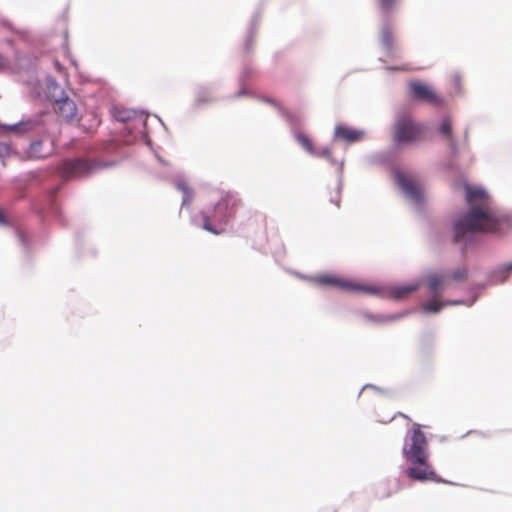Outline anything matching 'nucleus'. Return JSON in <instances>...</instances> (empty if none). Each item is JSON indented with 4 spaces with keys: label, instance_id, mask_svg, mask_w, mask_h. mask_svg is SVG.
I'll list each match as a JSON object with an SVG mask.
<instances>
[{
    "label": "nucleus",
    "instance_id": "nucleus-14",
    "mask_svg": "<svg viewBox=\"0 0 512 512\" xmlns=\"http://www.w3.org/2000/svg\"><path fill=\"white\" fill-rule=\"evenodd\" d=\"M48 135L39 137L40 139L31 142L29 147V156L31 158H46L52 150V141L47 140Z\"/></svg>",
    "mask_w": 512,
    "mask_h": 512
},
{
    "label": "nucleus",
    "instance_id": "nucleus-38",
    "mask_svg": "<svg viewBox=\"0 0 512 512\" xmlns=\"http://www.w3.org/2000/svg\"><path fill=\"white\" fill-rule=\"evenodd\" d=\"M191 221H192L193 224L198 225V223L196 222L195 218H192Z\"/></svg>",
    "mask_w": 512,
    "mask_h": 512
},
{
    "label": "nucleus",
    "instance_id": "nucleus-21",
    "mask_svg": "<svg viewBox=\"0 0 512 512\" xmlns=\"http://www.w3.org/2000/svg\"><path fill=\"white\" fill-rule=\"evenodd\" d=\"M354 291L362 292L365 294H371V295H379L382 297L385 293V289L380 286L371 285V284H357V283H354Z\"/></svg>",
    "mask_w": 512,
    "mask_h": 512
},
{
    "label": "nucleus",
    "instance_id": "nucleus-16",
    "mask_svg": "<svg viewBox=\"0 0 512 512\" xmlns=\"http://www.w3.org/2000/svg\"><path fill=\"white\" fill-rule=\"evenodd\" d=\"M380 41H381L383 47L388 52H391L394 49L395 37H394L393 28L390 25V23H385L381 27V30H380Z\"/></svg>",
    "mask_w": 512,
    "mask_h": 512
},
{
    "label": "nucleus",
    "instance_id": "nucleus-36",
    "mask_svg": "<svg viewBox=\"0 0 512 512\" xmlns=\"http://www.w3.org/2000/svg\"><path fill=\"white\" fill-rule=\"evenodd\" d=\"M343 168V162H340V165H338L337 170H342Z\"/></svg>",
    "mask_w": 512,
    "mask_h": 512
},
{
    "label": "nucleus",
    "instance_id": "nucleus-37",
    "mask_svg": "<svg viewBox=\"0 0 512 512\" xmlns=\"http://www.w3.org/2000/svg\"><path fill=\"white\" fill-rule=\"evenodd\" d=\"M121 153L123 154V156H132L131 154H128V153H127V152H125V151H122Z\"/></svg>",
    "mask_w": 512,
    "mask_h": 512
},
{
    "label": "nucleus",
    "instance_id": "nucleus-19",
    "mask_svg": "<svg viewBox=\"0 0 512 512\" xmlns=\"http://www.w3.org/2000/svg\"><path fill=\"white\" fill-rule=\"evenodd\" d=\"M438 133L441 137L449 142L451 145L454 144L453 136V122L451 118L445 117L439 124Z\"/></svg>",
    "mask_w": 512,
    "mask_h": 512
},
{
    "label": "nucleus",
    "instance_id": "nucleus-24",
    "mask_svg": "<svg viewBox=\"0 0 512 512\" xmlns=\"http://www.w3.org/2000/svg\"><path fill=\"white\" fill-rule=\"evenodd\" d=\"M257 23H258V16L255 15L253 17L252 21H251L248 38H247V41H246V44H245L247 50L250 49L251 42H252V37H253V35L255 33Z\"/></svg>",
    "mask_w": 512,
    "mask_h": 512
},
{
    "label": "nucleus",
    "instance_id": "nucleus-15",
    "mask_svg": "<svg viewBox=\"0 0 512 512\" xmlns=\"http://www.w3.org/2000/svg\"><path fill=\"white\" fill-rule=\"evenodd\" d=\"M418 289V285H396L388 289H385L383 297H389L392 299L400 300L408 297L411 293Z\"/></svg>",
    "mask_w": 512,
    "mask_h": 512
},
{
    "label": "nucleus",
    "instance_id": "nucleus-2",
    "mask_svg": "<svg viewBox=\"0 0 512 512\" xmlns=\"http://www.w3.org/2000/svg\"><path fill=\"white\" fill-rule=\"evenodd\" d=\"M210 204L202 211V227L212 234L225 233L232 226L240 199L232 192L217 190L210 196Z\"/></svg>",
    "mask_w": 512,
    "mask_h": 512
},
{
    "label": "nucleus",
    "instance_id": "nucleus-26",
    "mask_svg": "<svg viewBox=\"0 0 512 512\" xmlns=\"http://www.w3.org/2000/svg\"><path fill=\"white\" fill-rule=\"evenodd\" d=\"M512 271V263L505 265L502 269L495 273V278L499 279L501 283L505 282L508 277V272Z\"/></svg>",
    "mask_w": 512,
    "mask_h": 512
},
{
    "label": "nucleus",
    "instance_id": "nucleus-30",
    "mask_svg": "<svg viewBox=\"0 0 512 512\" xmlns=\"http://www.w3.org/2000/svg\"><path fill=\"white\" fill-rule=\"evenodd\" d=\"M54 193H55V192L51 193V194L48 196V204H47L48 208H49V209H51L52 211H54V209H55V208H54V203H53Z\"/></svg>",
    "mask_w": 512,
    "mask_h": 512
},
{
    "label": "nucleus",
    "instance_id": "nucleus-34",
    "mask_svg": "<svg viewBox=\"0 0 512 512\" xmlns=\"http://www.w3.org/2000/svg\"><path fill=\"white\" fill-rule=\"evenodd\" d=\"M265 101L270 103V104L276 105L275 101L272 100V99H265Z\"/></svg>",
    "mask_w": 512,
    "mask_h": 512
},
{
    "label": "nucleus",
    "instance_id": "nucleus-32",
    "mask_svg": "<svg viewBox=\"0 0 512 512\" xmlns=\"http://www.w3.org/2000/svg\"><path fill=\"white\" fill-rule=\"evenodd\" d=\"M353 138H354V142L362 139L363 138V132L354 130Z\"/></svg>",
    "mask_w": 512,
    "mask_h": 512
},
{
    "label": "nucleus",
    "instance_id": "nucleus-27",
    "mask_svg": "<svg viewBox=\"0 0 512 512\" xmlns=\"http://www.w3.org/2000/svg\"><path fill=\"white\" fill-rule=\"evenodd\" d=\"M467 278V270L465 268H459L451 273V279L455 281H465Z\"/></svg>",
    "mask_w": 512,
    "mask_h": 512
},
{
    "label": "nucleus",
    "instance_id": "nucleus-11",
    "mask_svg": "<svg viewBox=\"0 0 512 512\" xmlns=\"http://www.w3.org/2000/svg\"><path fill=\"white\" fill-rule=\"evenodd\" d=\"M408 87L411 97L417 101L428 103L434 107H441L445 104L444 99L425 83L412 81Z\"/></svg>",
    "mask_w": 512,
    "mask_h": 512
},
{
    "label": "nucleus",
    "instance_id": "nucleus-3",
    "mask_svg": "<svg viewBox=\"0 0 512 512\" xmlns=\"http://www.w3.org/2000/svg\"><path fill=\"white\" fill-rule=\"evenodd\" d=\"M427 449V439L421 431L420 425L414 423L408 437V442L403 448V455L411 465L406 469V475L416 481L444 482L429 464Z\"/></svg>",
    "mask_w": 512,
    "mask_h": 512
},
{
    "label": "nucleus",
    "instance_id": "nucleus-8",
    "mask_svg": "<svg viewBox=\"0 0 512 512\" xmlns=\"http://www.w3.org/2000/svg\"><path fill=\"white\" fill-rule=\"evenodd\" d=\"M424 127L408 116L397 119L393 139L397 144L414 143L424 138Z\"/></svg>",
    "mask_w": 512,
    "mask_h": 512
},
{
    "label": "nucleus",
    "instance_id": "nucleus-28",
    "mask_svg": "<svg viewBox=\"0 0 512 512\" xmlns=\"http://www.w3.org/2000/svg\"><path fill=\"white\" fill-rule=\"evenodd\" d=\"M12 149L8 144L1 143L0 144V157H11Z\"/></svg>",
    "mask_w": 512,
    "mask_h": 512
},
{
    "label": "nucleus",
    "instance_id": "nucleus-35",
    "mask_svg": "<svg viewBox=\"0 0 512 512\" xmlns=\"http://www.w3.org/2000/svg\"><path fill=\"white\" fill-rule=\"evenodd\" d=\"M330 201H331L332 203L336 204L337 206H339V205H338L339 201H338V200H335L333 197H331Z\"/></svg>",
    "mask_w": 512,
    "mask_h": 512
},
{
    "label": "nucleus",
    "instance_id": "nucleus-23",
    "mask_svg": "<svg viewBox=\"0 0 512 512\" xmlns=\"http://www.w3.org/2000/svg\"><path fill=\"white\" fill-rule=\"evenodd\" d=\"M209 95H210V90L208 88H205V87L198 88V90L196 92V102L198 104L208 103L211 100Z\"/></svg>",
    "mask_w": 512,
    "mask_h": 512
},
{
    "label": "nucleus",
    "instance_id": "nucleus-18",
    "mask_svg": "<svg viewBox=\"0 0 512 512\" xmlns=\"http://www.w3.org/2000/svg\"><path fill=\"white\" fill-rule=\"evenodd\" d=\"M440 296L441 295L432 294V298L422 304L423 311L428 312V313H437L446 305H450V304L454 305V304L459 303L458 301L447 302V303L442 302L439 300Z\"/></svg>",
    "mask_w": 512,
    "mask_h": 512
},
{
    "label": "nucleus",
    "instance_id": "nucleus-33",
    "mask_svg": "<svg viewBox=\"0 0 512 512\" xmlns=\"http://www.w3.org/2000/svg\"><path fill=\"white\" fill-rule=\"evenodd\" d=\"M6 224H7L6 217H5L4 213L0 210V225H6Z\"/></svg>",
    "mask_w": 512,
    "mask_h": 512
},
{
    "label": "nucleus",
    "instance_id": "nucleus-7",
    "mask_svg": "<svg viewBox=\"0 0 512 512\" xmlns=\"http://www.w3.org/2000/svg\"><path fill=\"white\" fill-rule=\"evenodd\" d=\"M282 115L293 129L294 137L297 143L305 150L311 157L327 158L330 157L331 151L329 146H318L304 133L296 129L301 126L302 118L291 112L283 111L280 109Z\"/></svg>",
    "mask_w": 512,
    "mask_h": 512
},
{
    "label": "nucleus",
    "instance_id": "nucleus-5",
    "mask_svg": "<svg viewBox=\"0 0 512 512\" xmlns=\"http://www.w3.org/2000/svg\"><path fill=\"white\" fill-rule=\"evenodd\" d=\"M49 134L48 114L41 112L29 117L22 118L14 124L0 123V136L25 137L36 135L42 137Z\"/></svg>",
    "mask_w": 512,
    "mask_h": 512
},
{
    "label": "nucleus",
    "instance_id": "nucleus-10",
    "mask_svg": "<svg viewBox=\"0 0 512 512\" xmlns=\"http://www.w3.org/2000/svg\"><path fill=\"white\" fill-rule=\"evenodd\" d=\"M49 93L59 115L68 121L73 120L77 115L76 103L68 97L56 82L49 87Z\"/></svg>",
    "mask_w": 512,
    "mask_h": 512
},
{
    "label": "nucleus",
    "instance_id": "nucleus-9",
    "mask_svg": "<svg viewBox=\"0 0 512 512\" xmlns=\"http://www.w3.org/2000/svg\"><path fill=\"white\" fill-rule=\"evenodd\" d=\"M298 277L317 288H335L340 291L352 290V280L339 273L322 272L313 275L298 274Z\"/></svg>",
    "mask_w": 512,
    "mask_h": 512
},
{
    "label": "nucleus",
    "instance_id": "nucleus-20",
    "mask_svg": "<svg viewBox=\"0 0 512 512\" xmlns=\"http://www.w3.org/2000/svg\"><path fill=\"white\" fill-rule=\"evenodd\" d=\"M333 139L335 142L352 143V129L343 125H337L334 130Z\"/></svg>",
    "mask_w": 512,
    "mask_h": 512
},
{
    "label": "nucleus",
    "instance_id": "nucleus-31",
    "mask_svg": "<svg viewBox=\"0 0 512 512\" xmlns=\"http://www.w3.org/2000/svg\"><path fill=\"white\" fill-rule=\"evenodd\" d=\"M452 81H453L455 86H457V87L460 86V83H461L460 75H458V74L453 75L452 76Z\"/></svg>",
    "mask_w": 512,
    "mask_h": 512
},
{
    "label": "nucleus",
    "instance_id": "nucleus-29",
    "mask_svg": "<svg viewBox=\"0 0 512 512\" xmlns=\"http://www.w3.org/2000/svg\"><path fill=\"white\" fill-rule=\"evenodd\" d=\"M17 237H18L19 242L23 246L27 245V241H28L27 236L22 231H17Z\"/></svg>",
    "mask_w": 512,
    "mask_h": 512
},
{
    "label": "nucleus",
    "instance_id": "nucleus-13",
    "mask_svg": "<svg viewBox=\"0 0 512 512\" xmlns=\"http://www.w3.org/2000/svg\"><path fill=\"white\" fill-rule=\"evenodd\" d=\"M173 181L176 189L182 193L181 210H189L194 200V190L188 186L183 175H176Z\"/></svg>",
    "mask_w": 512,
    "mask_h": 512
},
{
    "label": "nucleus",
    "instance_id": "nucleus-4",
    "mask_svg": "<svg viewBox=\"0 0 512 512\" xmlns=\"http://www.w3.org/2000/svg\"><path fill=\"white\" fill-rule=\"evenodd\" d=\"M113 117L124 125L122 138L126 145H130L137 140H145L146 113L127 108H115L113 110Z\"/></svg>",
    "mask_w": 512,
    "mask_h": 512
},
{
    "label": "nucleus",
    "instance_id": "nucleus-1",
    "mask_svg": "<svg viewBox=\"0 0 512 512\" xmlns=\"http://www.w3.org/2000/svg\"><path fill=\"white\" fill-rule=\"evenodd\" d=\"M469 211L454 224V242L467 244L474 233H500L508 219L500 216L491 206L488 193L476 186L466 185Z\"/></svg>",
    "mask_w": 512,
    "mask_h": 512
},
{
    "label": "nucleus",
    "instance_id": "nucleus-17",
    "mask_svg": "<svg viewBox=\"0 0 512 512\" xmlns=\"http://www.w3.org/2000/svg\"><path fill=\"white\" fill-rule=\"evenodd\" d=\"M446 282L447 279L442 274L433 273L428 275L427 277L428 288L431 291V293L435 295H441L440 292L441 290L444 289Z\"/></svg>",
    "mask_w": 512,
    "mask_h": 512
},
{
    "label": "nucleus",
    "instance_id": "nucleus-6",
    "mask_svg": "<svg viewBox=\"0 0 512 512\" xmlns=\"http://www.w3.org/2000/svg\"><path fill=\"white\" fill-rule=\"evenodd\" d=\"M116 162H57L58 174L65 179L86 177L113 168Z\"/></svg>",
    "mask_w": 512,
    "mask_h": 512
},
{
    "label": "nucleus",
    "instance_id": "nucleus-22",
    "mask_svg": "<svg viewBox=\"0 0 512 512\" xmlns=\"http://www.w3.org/2000/svg\"><path fill=\"white\" fill-rule=\"evenodd\" d=\"M379 6L386 18L390 17L392 9L395 7L397 0H378Z\"/></svg>",
    "mask_w": 512,
    "mask_h": 512
},
{
    "label": "nucleus",
    "instance_id": "nucleus-12",
    "mask_svg": "<svg viewBox=\"0 0 512 512\" xmlns=\"http://www.w3.org/2000/svg\"><path fill=\"white\" fill-rule=\"evenodd\" d=\"M394 179L406 196L415 202H420L422 198V191L418 182L413 177L404 172L397 171L394 173Z\"/></svg>",
    "mask_w": 512,
    "mask_h": 512
},
{
    "label": "nucleus",
    "instance_id": "nucleus-25",
    "mask_svg": "<svg viewBox=\"0 0 512 512\" xmlns=\"http://www.w3.org/2000/svg\"><path fill=\"white\" fill-rule=\"evenodd\" d=\"M250 73H251V71L249 68H244V70L239 78L241 89L238 92L237 96H242V95L246 94L245 81L249 77Z\"/></svg>",
    "mask_w": 512,
    "mask_h": 512
}]
</instances>
